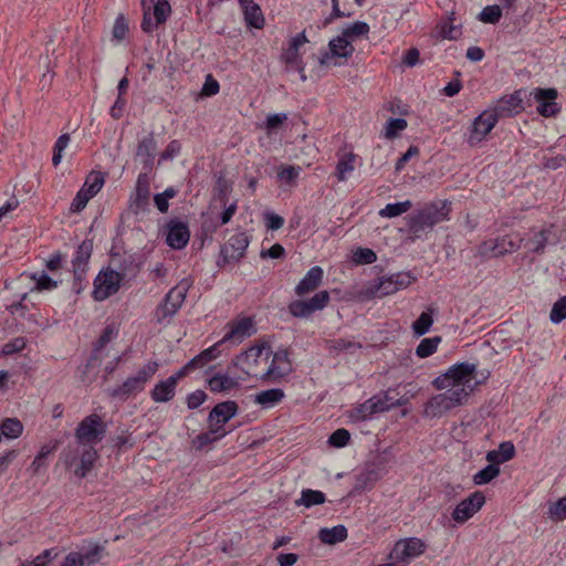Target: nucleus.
Instances as JSON below:
<instances>
[{
  "label": "nucleus",
  "instance_id": "603ef678",
  "mask_svg": "<svg viewBox=\"0 0 566 566\" xmlns=\"http://www.w3.org/2000/svg\"><path fill=\"white\" fill-rule=\"evenodd\" d=\"M151 8V15L159 24L166 22L167 18L171 12L170 4L167 0H157L156 2L154 1Z\"/></svg>",
  "mask_w": 566,
  "mask_h": 566
},
{
  "label": "nucleus",
  "instance_id": "680f3d73",
  "mask_svg": "<svg viewBox=\"0 0 566 566\" xmlns=\"http://www.w3.org/2000/svg\"><path fill=\"white\" fill-rule=\"evenodd\" d=\"M349 440V431L347 429L340 428L329 436L328 443L334 448H343L348 444Z\"/></svg>",
  "mask_w": 566,
  "mask_h": 566
},
{
  "label": "nucleus",
  "instance_id": "c9c22d12",
  "mask_svg": "<svg viewBox=\"0 0 566 566\" xmlns=\"http://www.w3.org/2000/svg\"><path fill=\"white\" fill-rule=\"evenodd\" d=\"M189 286L190 284L186 280L174 286L165 296L168 304H174L179 310L186 300Z\"/></svg>",
  "mask_w": 566,
  "mask_h": 566
},
{
  "label": "nucleus",
  "instance_id": "4d7b16f0",
  "mask_svg": "<svg viewBox=\"0 0 566 566\" xmlns=\"http://www.w3.org/2000/svg\"><path fill=\"white\" fill-rule=\"evenodd\" d=\"M374 415H376L375 409H373L369 399H367L365 402L360 403L352 410L350 418L355 421H366L371 419Z\"/></svg>",
  "mask_w": 566,
  "mask_h": 566
},
{
  "label": "nucleus",
  "instance_id": "4468645a",
  "mask_svg": "<svg viewBox=\"0 0 566 566\" xmlns=\"http://www.w3.org/2000/svg\"><path fill=\"white\" fill-rule=\"evenodd\" d=\"M150 201V182L148 172L139 174L135 190L129 198V210L135 213L147 211Z\"/></svg>",
  "mask_w": 566,
  "mask_h": 566
},
{
  "label": "nucleus",
  "instance_id": "f03ea898",
  "mask_svg": "<svg viewBox=\"0 0 566 566\" xmlns=\"http://www.w3.org/2000/svg\"><path fill=\"white\" fill-rule=\"evenodd\" d=\"M451 203L447 200H437L424 203L407 218L408 231L416 238L433 229V227L449 219Z\"/></svg>",
  "mask_w": 566,
  "mask_h": 566
},
{
  "label": "nucleus",
  "instance_id": "49530a36",
  "mask_svg": "<svg viewBox=\"0 0 566 566\" xmlns=\"http://www.w3.org/2000/svg\"><path fill=\"white\" fill-rule=\"evenodd\" d=\"M154 4V0H142V7L144 10V18L142 21V29L143 31L150 33L153 32L159 23L154 19L151 15V6Z\"/></svg>",
  "mask_w": 566,
  "mask_h": 566
},
{
  "label": "nucleus",
  "instance_id": "69168bd1",
  "mask_svg": "<svg viewBox=\"0 0 566 566\" xmlns=\"http://www.w3.org/2000/svg\"><path fill=\"white\" fill-rule=\"evenodd\" d=\"M32 280L36 282L38 290H52L56 287V281L52 280L45 272L33 274Z\"/></svg>",
  "mask_w": 566,
  "mask_h": 566
},
{
  "label": "nucleus",
  "instance_id": "09e8293b",
  "mask_svg": "<svg viewBox=\"0 0 566 566\" xmlns=\"http://www.w3.org/2000/svg\"><path fill=\"white\" fill-rule=\"evenodd\" d=\"M433 324V318L430 313L422 312L420 316L412 323V331L416 336L427 334Z\"/></svg>",
  "mask_w": 566,
  "mask_h": 566
},
{
  "label": "nucleus",
  "instance_id": "ea45409f",
  "mask_svg": "<svg viewBox=\"0 0 566 566\" xmlns=\"http://www.w3.org/2000/svg\"><path fill=\"white\" fill-rule=\"evenodd\" d=\"M238 386V381L227 375H216L209 380V388L211 391L220 392L228 391Z\"/></svg>",
  "mask_w": 566,
  "mask_h": 566
},
{
  "label": "nucleus",
  "instance_id": "13d9d810",
  "mask_svg": "<svg viewBox=\"0 0 566 566\" xmlns=\"http://www.w3.org/2000/svg\"><path fill=\"white\" fill-rule=\"evenodd\" d=\"M502 17V9L500 6H486L483 8V10L479 13V20L484 23H491L494 24L500 21Z\"/></svg>",
  "mask_w": 566,
  "mask_h": 566
},
{
  "label": "nucleus",
  "instance_id": "774afa93",
  "mask_svg": "<svg viewBox=\"0 0 566 566\" xmlns=\"http://www.w3.org/2000/svg\"><path fill=\"white\" fill-rule=\"evenodd\" d=\"M25 339L23 337H15L12 340L8 342L2 347V353L4 355H12L22 350L25 347Z\"/></svg>",
  "mask_w": 566,
  "mask_h": 566
},
{
  "label": "nucleus",
  "instance_id": "c756f323",
  "mask_svg": "<svg viewBox=\"0 0 566 566\" xmlns=\"http://www.w3.org/2000/svg\"><path fill=\"white\" fill-rule=\"evenodd\" d=\"M244 20L249 27L262 29L264 25V17L261 8L255 2H251L241 7Z\"/></svg>",
  "mask_w": 566,
  "mask_h": 566
},
{
  "label": "nucleus",
  "instance_id": "473e14b6",
  "mask_svg": "<svg viewBox=\"0 0 566 566\" xmlns=\"http://www.w3.org/2000/svg\"><path fill=\"white\" fill-rule=\"evenodd\" d=\"M356 155L353 153L344 154L337 161L335 176L338 181H345L347 176L355 169Z\"/></svg>",
  "mask_w": 566,
  "mask_h": 566
},
{
  "label": "nucleus",
  "instance_id": "bb28decb",
  "mask_svg": "<svg viewBox=\"0 0 566 566\" xmlns=\"http://www.w3.org/2000/svg\"><path fill=\"white\" fill-rule=\"evenodd\" d=\"M515 455V447L511 441L502 442L497 449L491 450L486 453L485 459L499 467L501 463L510 461Z\"/></svg>",
  "mask_w": 566,
  "mask_h": 566
},
{
  "label": "nucleus",
  "instance_id": "052dcab7",
  "mask_svg": "<svg viewBox=\"0 0 566 566\" xmlns=\"http://www.w3.org/2000/svg\"><path fill=\"white\" fill-rule=\"evenodd\" d=\"M377 255L369 248H358L353 253V261L356 264H371L376 262Z\"/></svg>",
  "mask_w": 566,
  "mask_h": 566
},
{
  "label": "nucleus",
  "instance_id": "9d476101",
  "mask_svg": "<svg viewBox=\"0 0 566 566\" xmlns=\"http://www.w3.org/2000/svg\"><path fill=\"white\" fill-rule=\"evenodd\" d=\"M329 293L327 291H319L310 300H296L289 304V312L292 316L297 318H307L313 313L323 310L329 302Z\"/></svg>",
  "mask_w": 566,
  "mask_h": 566
},
{
  "label": "nucleus",
  "instance_id": "aec40b11",
  "mask_svg": "<svg viewBox=\"0 0 566 566\" xmlns=\"http://www.w3.org/2000/svg\"><path fill=\"white\" fill-rule=\"evenodd\" d=\"M166 228V243L170 248L180 250L188 244L190 231L186 222L174 219L167 223Z\"/></svg>",
  "mask_w": 566,
  "mask_h": 566
},
{
  "label": "nucleus",
  "instance_id": "0eeeda50",
  "mask_svg": "<svg viewBox=\"0 0 566 566\" xmlns=\"http://www.w3.org/2000/svg\"><path fill=\"white\" fill-rule=\"evenodd\" d=\"M106 432V423L102 418L92 413L85 417L75 429L76 442L87 443L88 446L96 444L104 439Z\"/></svg>",
  "mask_w": 566,
  "mask_h": 566
},
{
  "label": "nucleus",
  "instance_id": "a878e982",
  "mask_svg": "<svg viewBox=\"0 0 566 566\" xmlns=\"http://www.w3.org/2000/svg\"><path fill=\"white\" fill-rule=\"evenodd\" d=\"M157 148V143L153 134L147 135L143 139L139 140L136 157L143 163L144 168L150 171L154 167L155 151Z\"/></svg>",
  "mask_w": 566,
  "mask_h": 566
},
{
  "label": "nucleus",
  "instance_id": "c85d7f7f",
  "mask_svg": "<svg viewBox=\"0 0 566 566\" xmlns=\"http://www.w3.org/2000/svg\"><path fill=\"white\" fill-rule=\"evenodd\" d=\"M318 538L322 543L328 545L340 543L347 538V528L344 525H336L331 528H321L318 532Z\"/></svg>",
  "mask_w": 566,
  "mask_h": 566
},
{
  "label": "nucleus",
  "instance_id": "f8f14e48",
  "mask_svg": "<svg viewBox=\"0 0 566 566\" xmlns=\"http://www.w3.org/2000/svg\"><path fill=\"white\" fill-rule=\"evenodd\" d=\"M122 279V275L114 270L101 272L94 280V300L101 302L115 294L119 289Z\"/></svg>",
  "mask_w": 566,
  "mask_h": 566
},
{
  "label": "nucleus",
  "instance_id": "39448f33",
  "mask_svg": "<svg viewBox=\"0 0 566 566\" xmlns=\"http://www.w3.org/2000/svg\"><path fill=\"white\" fill-rule=\"evenodd\" d=\"M427 547L426 542L419 537L400 538L391 548L389 558L396 566H408L411 560L421 556Z\"/></svg>",
  "mask_w": 566,
  "mask_h": 566
},
{
  "label": "nucleus",
  "instance_id": "7c9ffc66",
  "mask_svg": "<svg viewBox=\"0 0 566 566\" xmlns=\"http://www.w3.org/2000/svg\"><path fill=\"white\" fill-rule=\"evenodd\" d=\"M284 391L280 388H272L258 392L254 396V402L264 407L271 408L279 403L284 398Z\"/></svg>",
  "mask_w": 566,
  "mask_h": 566
},
{
  "label": "nucleus",
  "instance_id": "f257e3e1",
  "mask_svg": "<svg viewBox=\"0 0 566 566\" xmlns=\"http://www.w3.org/2000/svg\"><path fill=\"white\" fill-rule=\"evenodd\" d=\"M476 365L459 363L433 380L438 390H446L430 398L424 405L423 416L430 419L441 418L451 409L467 402L474 389Z\"/></svg>",
  "mask_w": 566,
  "mask_h": 566
},
{
  "label": "nucleus",
  "instance_id": "338daca9",
  "mask_svg": "<svg viewBox=\"0 0 566 566\" xmlns=\"http://www.w3.org/2000/svg\"><path fill=\"white\" fill-rule=\"evenodd\" d=\"M115 336V328L112 325H107L94 346V352L103 349Z\"/></svg>",
  "mask_w": 566,
  "mask_h": 566
},
{
  "label": "nucleus",
  "instance_id": "6e6d98bb",
  "mask_svg": "<svg viewBox=\"0 0 566 566\" xmlns=\"http://www.w3.org/2000/svg\"><path fill=\"white\" fill-rule=\"evenodd\" d=\"M547 515L553 521H564L566 518V496L548 505Z\"/></svg>",
  "mask_w": 566,
  "mask_h": 566
},
{
  "label": "nucleus",
  "instance_id": "0e129e2a",
  "mask_svg": "<svg viewBox=\"0 0 566 566\" xmlns=\"http://www.w3.org/2000/svg\"><path fill=\"white\" fill-rule=\"evenodd\" d=\"M287 119V115L285 113L271 114L266 117L264 127L268 134L276 130L285 120Z\"/></svg>",
  "mask_w": 566,
  "mask_h": 566
},
{
  "label": "nucleus",
  "instance_id": "f3484780",
  "mask_svg": "<svg viewBox=\"0 0 566 566\" xmlns=\"http://www.w3.org/2000/svg\"><path fill=\"white\" fill-rule=\"evenodd\" d=\"M355 49L353 44L347 41L342 34L333 38L328 43V51H325L319 56V64L329 66L332 65L333 59H345L347 60L354 53Z\"/></svg>",
  "mask_w": 566,
  "mask_h": 566
},
{
  "label": "nucleus",
  "instance_id": "2eb2a0df",
  "mask_svg": "<svg viewBox=\"0 0 566 566\" xmlns=\"http://www.w3.org/2000/svg\"><path fill=\"white\" fill-rule=\"evenodd\" d=\"M485 503V496L482 492L475 491L469 497L462 500L453 510L452 518L459 523L463 524L469 518H471L475 513H478Z\"/></svg>",
  "mask_w": 566,
  "mask_h": 566
},
{
  "label": "nucleus",
  "instance_id": "bf43d9fd",
  "mask_svg": "<svg viewBox=\"0 0 566 566\" xmlns=\"http://www.w3.org/2000/svg\"><path fill=\"white\" fill-rule=\"evenodd\" d=\"M549 319L554 324H559L566 319V296L559 297L551 310Z\"/></svg>",
  "mask_w": 566,
  "mask_h": 566
},
{
  "label": "nucleus",
  "instance_id": "79ce46f5",
  "mask_svg": "<svg viewBox=\"0 0 566 566\" xmlns=\"http://www.w3.org/2000/svg\"><path fill=\"white\" fill-rule=\"evenodd\" d=\"M439 33L443 39L457 40L461 35L460 27L454 24V12L448 17L447 21L441 22L439 25Z\"/></svg>",
  "mask_w": 566,
  "mask_h": 566
},
{
  "label": "nucleus",
  "instance_id": "cd10ccee",
  "mask_svg": "<svg viewBox=\"0 0 566 566\" xmlns=\"http://www.w3.org/2000/svg\"><path fill=\"white\" fill-rule=\"evenodd\" d=\"M175 394L176 385L174 384V378H167L155 385L150 396L155 402H167L175 397Z\"/></svg>",
  "mask_w": 566,
  "mask_h": 566
},
{
  "label": "nucleus",
  "instance_id": "423d86ee",
  "mask_svg": "<svg viewBox=\"0 0 566 566\" xmlns=\"http://www.w3.org/2000/svg\"><path fill=\"white\" fill-rule=\"evenodd\" d=\"M105 555V547L97 542H88L77 551L70 552L60 566H94Z\"/></svg>",
  "mask_w": 566,
  "mask_h": 566
},
{
  "label": "nucleus",
  "instance_id": "8fccbe9b",
  "mask_svg": "<svg viewBox=\"0 0 566 566\" xmlns=\"http://www.w3.org/2000/svg\"><path fill=\"white\" fill-rule=\"evenodd\" d=\"M222 343L220 340L212 345L211 347L205 349L199 355L192 358V364H196L199 367H203L207 363L211 361L212 359L217 358L220 354L219 346Z\"/></svg>",
  "mask_w": 566,
  "mask_h": 566
},
{
  "label": "nucleus",
  "instance_id": "72a5a7b5",
  "mask_svg": "<svg viewBox=\"0 0 566 566\" xmlns=\"http://www.w3.org/2000/svg\"><path fill=\"white\" fill-rule=\"evenodd\" d=\"M552 229H543L534 234V237L525 242V248L534 253H542L547 243L551 242Z\"/></svg>",
  "mask_w": 566,
  "mask_h": 566
},
{
  "label": "nucleus",
  "instance_id": "6ab92c4d",
  "mask_svg": "<svg viewBox=\"0 0 566 566\" xmlns=\"http://www.w3.org/2000/svg\"><path fill=\"white\" fill-rule=\"evenodd\" d=\"M249 245V239L245 233H237L221 247V258L224 263L239 262Z\"/></svg>",
  "mask_w": 566,
  "mask_h": 566
},
{
  "label": "nucleus",
  "instance_id": "3c124183",
  "mask_svg": "<svg viewBox=\"0 0 566 566\" xmlns=\"http://www.w3.org/2000/svg\"><path fill=\"white\" fill-rule=\"evenodd\" d=\"M281 61L287 66L295 67L298 72L303 73V62L300 53L294 49L287 46L281 54Z\"/></svg>",
  "mask_w": 566,
  "mask_h": 566
},
{
  "label": "nucleus",
  "instance_id": "e433bc0d",
  "mask_svg": "<svg viewBox=\"0 0 566 566\" xmlns=\"http://www.w3.org/2000/svg\"><path fill=\"white\" fill-rule=\"evenodd\" d=\"M0 432L7 439H17L23 432V424L18 418H6L0 423Z\"/></svg>",
  "mask_w": 566,
  "mask_h": 566
},
{
  "label": "nucleus",
  "instance_id": "4c0bfd02",
  "mask_svg": "<svg viewBox=\"0 0 566 566\" xmlns=\"http://www.w3.org/2000/svg\"><path fill=\"white\" fill-rule=\"evenodd\" d=\"M369 30L370 28L368 23L364 21H356L344 28L340 34L352 44L356 39L367 35Z\"/></svg>",
  "mask_w": 566,
  "mask_h": 566
},
{
  "label": "nucleus",
  "instance_id": "58836bf2",
  "mask_svg": "<svg viewBox=\"0 0 566 566\" xmlns=\"http://www.w3.org/2000/svg\"><path fill=\"white\" fill-rule=\"evenodd\" d=\"M326 501V496L322 491L306 489L301 493V497L295 501L297 506L303 505L311 507L313 505L323 504Z\"/></svg>",
  "mask_w": 566,
  "mask_h": 566
},
{
  "label": "nucleus",
  "instance_id": "ddd939ff",
  "mask_svg": "<svg viewBox=\"0 0 566 566\" xmlns=\"http://www.w3.org/2000/svg\"><path fill=\"white\" fill-rule=\"evenodd\" d=\"M227 333L220 343L240 344L255 334V323L251 317H241L227 324Z\"/></svg>",
  "mask_w": 566,
  "mask_h": 566
},
{
  "label": "nucleus",
  "instance_id": "412c9836",
  "mask_svg": "<svg viewBox=\"0 0 566 566\" xmlns=\"http://www.w3.org/2000/svg\"><path fill=\"white\" fill-rule=\"evenodd\" d=\"M92 251L93 242L91 240H84L78 245L75 256L72 261L75 282H81L85 277Z\"/></svg>",
  "mask_w": 566,
  "mask_h": 566
},
{
  "label": "nucleus",
  "instance_id": "864d4df0",
  "mask_svg": "<svg viewBox=\"0 0 566 566\" xmlns=\"http://www.w3.org/2000/svg\"><path fill=\"white\" fill-rule=\"evenodd\" d=\"M177 195V190L172 187L167 188L164 192L156 193L154 196V202L156 208L161 212L165 213L168 211L169 208V199L175 198Z\"/></svg>",
  "mask_w": 566,
  "mask_h": 566
},
{
  "label": "nucleus",
  "instance_id": "a19ab883",
  "mask_svg": "<svg viewBox=\"0 0 566 566\" xmlns=\"http://www.w3.org/2000/svg\"><path fill=\"white\" fill-rule=\"evenodd\" d=\"M412 207V202L410 200L388 203L385 208L379 210V216L382 218H396L401 216L402 213L409 211Z\"/></svg>",
  "mask_w": 566,
  "mask_h": 566
},
{
  "label": "nucleus",
  "instance_id": "5fc2aeb1",
  "mask_svg": "<svg viewBox=\"0 0 566 566\" xmlns=\"http://www.w3.org/2000/svg\"><path fill=\"white\" fill-rule=\"evenodd\" d=\"M369 401L375 409V413H380L390 410L392 407L398 406V401L394 402L387 395H376L369 398Z\"/></svg>",
  "mask_w": 566,
  "mask_h": 566
},
{
  "label": "nucleus",
  "instance_id": "b1692460",
  "mask_svg": "<svg viewBox=\"0 0 566 566\" xmlns=\"http://www.w3.org/2000/svg\"><path fill=\"white\" fill-rule=\"evenodd\" d=\"M323 269L318 265L311 268L304 277L295 286V294L297 296H304L308 293L314 292L323 281Z\"/></svg>",
  "mask_w": 566,
  "mask_h": 566
},
{
  "label": "nucleus",
  "instance_id": "1a4fd4ad",
  "mask_svg": "<svg viewBox=\"0 0 566 566\" xmlns=\"http://www.w3.org/2000/svg\"><path fill=\"white\" fill-rule=\"evenodd\" d=\"M158 364L150 361L144 365L135 375L128 377L120 387L114 390V396L128 397L129 395L142 391L145 384L156 374Z\"/></svg>",
  "mask_w": 566,
  "mask_h": 566
},
{
  "label": "nucleus",
  "instance_id": "f704fd0d",
  "mask_svg": "<svg viewBox=\"0 0 566 566\" xmlns=\"http://www.w3.org/2000/svg\"><path fill=\"white\" fill-rule=\"evenodd\" d=\"M105 182L104 176L101 172H91L80 189L81 192H84L88 199H92L95 195L99 192L103 185Z\"/></svg>",
  "mask_w": 566,
  "mask_h": 566
},
{
  "label": "nucleus",
  "instance_id": "37998d69",
  "mask_svg": "<svg viewBox=\"0 0 566 566\" xmlns=\"http://www.w3.org/2000/svg\"><path fill=\"white\" fill-rule=\"evenodd\" d=\"M500 474V468L489 463L485 468L478 471L472 480L475 485H484L490 483L492 480H494Z\"/></svg>",
  "mask_w": 566,
  "mask_h": 566
},
{
  "label": "nucleus",
  "instance_id": "9b49d317",
  "mask_svg": "<svg viewBox=\"0 0 566 566\" xmlns=\"http://www.w3.org/2000/svg\"><path fill=\"white\" fill-rule=\"evenodd\" d=\"M413 280L415 277L408 272H399L389 276H384L373 285L371 294L378 297L391 295L408 287Z\"/></svg>",
  "mask_w": 566,
  "mask_h": 566
},
{
  "label": "nucleus",
  "instance_id": "7ed1b4c3",
  "mask_svg": "<svg viewBox=\"0 0 566 566\" xmlns=\"http://www.w3.org/2000/svg\"><path fill=\"white\" fill-rule=\"evenodd\" d=\"M97 458L95 447L80 442L67 446L60 454V461L66 469H73L74 475L80 479L90 473Z\"/></svg>",
  "mask_w": 566,
  "mask_h": 566
},
{
  "label": "nucleus",
  "instance_id": "4be33fe9",
  "mask_svg": "<svg viewBox=\"0 0 566 566\" xmlns=\"http://www.w3.org/2000/svg\"><path fill=\"white\" fill-rule=\"evenodd\" d=\"M292 370L291 363L289 360V353L286 349H279L273 353L272 363L266 371L261 376L262 380L273 378H281L290 374Z\"/></svg>",
  "mask_w": 566,
  "mask_h": 566
},
{
  "label": "nucleus",
  "instance_id": "2f4dec72",
  "mask_svg": "<svg viewBox=\"0 0 566 566\" xmlns=\"http://www.w3.org/2000/svg\"><path fill=\"white\" fill-rule=\"evenodd\" d=\"M226 434L227 431L222 429L220 424L213 426V423H210L209 431L197 436L193 443L198 449H201L218 439L223 438Z\"/></svg>",
  "mask_w": 566,
  "mask_h": 566
},
{
  "label": "nucleus",
  "instance_id": "5701e85b",
  "mask_svg": "<svg viewBox=\"0 0 566 566\" xmlns=\"http://www.w3.org/2000/svg\"><path fill=\"white\" fill-rule=\"evenodd\" d=\"M264 349H270V346L266 343L251 346L237 357L234 365L240 367L247 375H252V367L258 364ZM270 354L271 350H269L268 356Z\"/></svg>",
  "mask_w": 566,
  "mask_h": 566
},
{
  "label": "nucleus",
  "instance_id": "dca6fc26",
  "mask_svg": "<svg viewBox=\"0 0 566 566\" xmlns=\"http://www.w3.org/2000/svg\"><path fill=\"white\" fill-rule=\"evenodd\" d=\"M531 95L538 103L537 112L544 117H553L560 112L559 105L556 103L558 92L556 88H535Z\"/></svg>",
  "mask_w": 566,
  "mask_h": 566
},
{
  "label": "nucleus",
  "instance_id": "e2e57ef3",
  "mask_svg": "<svg viewBox=\"0 0 566 566\" xmlns=\"http://www.w3.org/2000/svg\"><path fill=\"white\" fill-rule=\"evenodd\" d=\"M407 125L405 118H390L385 128V137L388 139L395 138L398 132L403 130Z\"/></svg>",
  "mask_w": 566,
  "mask_h": 566
},
{
  "label": "nucleus",
  "instance_id": "c03bdc74",
  "mask_svg": "<svg viewBox=\"0 0 566 566\" xmlns=\"http://www.w3.org/2000/svg\"><path fill=\"white\" fill-rule=\"evenodd\" d=\"M440 343H441L440 336L423 338L416 348V355L420 358L429 357L437 350L438 345Z\"/></svg>",
  "mask_w": 566,
  "mask_h": 566
},
{
  "label": "nucleus",
  "instance_id": "a211bd4d",
  "mask_svg": "<svg viewBox=\"0 0 566 566\" xmlns=\"http://www.w3.org/2000/svg\"><path fill=\"white\" fill-rule=\"evenodd\" d=\"M524 91L518 90L511 95H505L501 97L491 109L496 114L499 119L503 117H513L524 109Z\"/></svg>",
  "mask_w": 566,
  "mask_h": 566
},
{
  "label": "nucleus",
  "instance_id": "de8ad7c7",
  "mask_svg": "<svg viewBox=\"0 0 566 566\" xmlns=\"http://www.w3.org/2000/svg\"><path fill=\"white\" fill-rule=\"evenodd\" d=\"M327 347L331 352L340 353V352H355L356 349H360L361 345L359 343H355L352 340H347L344 338H336L327 342Z\"/></svg>",
  "mask_w": 566,
  "mask_h": 566
},
{
  "label": "nucleus",
  "instance_id": "6e6552de",
  "mask_svg": "<svg viewBox=\"0 0 566 566\" xmlns=\"http://www.w3.org/2000/svg\"><path fill=\"white\" fill-rule=\"evenodd\" d=\"M497 122L499 117L491 108L483 111L472 120L467 134V143L472 147L479 145L491 133Z\"/></svg>",
  "mask_w": 566,
  "mask_h": 566
},
{
  "label": "nucleus",
  "instance_id": "a18cd8bd",
  "mask_svg": "<svg viewBox=\"0 0 566 566\" xmlns=\"http://www.w3.org/2000/svg\"><path fill=\"white\" fill-rule=\"evenodd\" d=\"M179 310L174 306V304H168L167 298L156 307L155 311V321L158 324H164L168 322Z\"/></svg>",
  "mask_w": 566,
  "mask_h": 566
},
{
  "label": "nucleus",
  "instance_id": "20e7f679",
  "mask_svg": "<svg viewBox=\"0 0 566 566\" xmlns=\"http://www.w3.org/2000/svg\"><path fill=\"white\" fill-rule=\"evenodd\" d=\"M523 239L518 234H506L494 239H488L478 247L476 254L483 259L504 256L517 251Z\"/></svg>",
  "mask_w": 566,
  "mask_h": 566
},
{
  "label": "nucleus",
  "instance_id": "393cba45",
  "mask_svg": "<svg viewBox=\"0 0 566 566\" xmlns=\"http://www.w3.org/2000/svg\"><path fill=\"white\" fill-rule=\"evenodd\" d=\"M238 412V405L235 401L228 400L216 405L209 413V422L213 426H223L232 419Z\"/></svg>",
  "mask_w": 566,
  "mask_h": 566
}]
</instances>
